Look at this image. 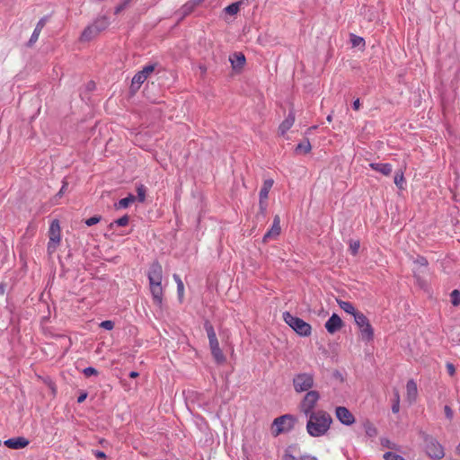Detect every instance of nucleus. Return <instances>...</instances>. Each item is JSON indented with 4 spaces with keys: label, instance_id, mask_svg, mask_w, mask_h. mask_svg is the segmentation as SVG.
<instances>
[{
    "label": "nucleus",
    "instance_id": "obj_1",
    "mask_svg": "<svg viewBox=\"0 0 460 460\" xmlns=\"http://www.w3.org/2000/svg\"><path fill=\"white\" fill-rule=\"evenodd\" d=\"M306 431L311 437H321L330 429L332 419L331 415L323 411L318 410L307 415Z\"/></svg>",
    "mask_w": 460,
    "mask_h": 460
},
{
    "label": "nucleus",
    "instance_id": "obj_2",
    "mask_svg": "<svg viewBox=\"0 0 460 460\" xmlns=\"http://www.w3.org/2000/svg\"><path fill=\"white\" fill-rule=\"evenodd\" d=\"M147 277L149 280V288L152 294L153 301L155 305H161L163 303L164 289L162 286L163 268L158 261H154L148 270Z\"/></svg>",
    "mask_w": 460,
    "mask_h": 460
},
{
    "label": "nucleus",
    "instance_id": "obj_3",
    "mask_svg": "<svg viewBox=\"0 0 460 460\" xmlns=\"http://www.w3.org/2000/svg\"><path fill=\"white\" fill-rule=\"evenodd\" d=\"M49 241L48 243L47 251L49 255H52L56 252L61 241V229L58 219L51 222L49 230Z\"/></svg>",
    "mask_w": 460,
    "mask_h": 460
},
{
    "label": "nucleus",
    "instance_id": "obj_4",
    "mask_svg": "<svg viewBox=\"0 0 460 460\" xmlns=\"http://www.w3.org/2000/svg\"><path fill=\"white\" fill-rule=\"evenodd\" d=\"M354 321L360 331L361 339L367 342L373 341L374 329L367 317L363 313L357 314Z\"/></svg>",
    "mask_w": 460,
    "mask_h": 460
},
{
    "label": "nucleus",
    "instance_id": "obj_5",
    "mask_svg": "<svg viewBox=\"0 0 460 460\" xmlns=\"http://www.w3.org/2000/svg\"><path fill=\"white\" fill-rule=\"evenodd\" d=\"M293 385L297 393L307 392L314 385V376L310 373H301L293 377Z\"/></svg>",
    "mask_w": 460,
    "mask_h": 460
},
{
    "label": "nucleus",
    "instance_id": "obj_6",
    "mask_svg": "<svg viewBox=\"0 0 460 460\" xmlns=\"http://www.w3.org/2000/svg\"><path fill=\"white\" fill-rule=\"evenodd\" d=\"M319 399L320 394L317 391H307V393L305 394V395L304 396L303 400L300 402V411L305 415H309L311 414V412H314L313 410L315 407Z\"/></svg>",
    "mask_w": 460,
    "mask_h": 460
},
{
    "label": "nucleus",
    "instance_id": "obj_7",
    "mask_svg": "<svg viewBox=\"0 0 460 460\" xmlns=\"http://www.w3.org/2000/svg\"><path fill=\"white\" fill-rule=\"evenodd\" d=\"M289 327L292 328L299 336L308 337L312 333L311 325L298 317L289 315Z\"/></svg>",
    "mask_w": 460,
    "mask_h": 460
},
{
    "label": "nucleus",
    "instance_id": "obj_8",
    "mask_svg": "<svg viewBox=\"0 0 460 460\" xmlns=\"http://www.w3.org/2000/svg\"><path fill=\"white\" fill-rule=\"evenodd\" d=\"M155 65H147L141 71L137 72L132 78L131 88L134 90H138L141 84L155 71Z\"/></svg>",
    "mask_w": 460,
    "mask_h": 460
},
{
    "label": "nucleus",
    "instance_id": "obj_9",
    "mask_svg": "<svg viewBox=\"0 0 460 460\" xmlns=\"http://www.w3.org/2000/svg\"><path fill=\"white\" fill-rule=\"evenodd\" d=\"M272 186H273V180H271V179L265 180L263 182L262 188L260 191L259 207H260V210L262 214H265V212H266L268 195H269V192H270V189L272 188Z\"/></svg>",
    "mask_w": 460,
    "mask_h": 460
},
{
    "label": "nucleus",
    "instance_id": "obj_10",
    "mask_svg": "<svg viewBox=\"0 0 460 460\" xmlns=\"http://www.w3.org/2000/svg\"><path fill=\"white\" fill-rule=\"evenodd\" d=\"M426 451L430 457L435 459H441L445 455L442 446L435 439L427 442Z\"/></svg>",
    "mask_w": 460,
    "mask_h": 460
},
{
    "label": "nucleus",
    "instance_id": "obj_11",
    "mask_svg": "<svg viewBox=\"0 0 460 460\" xmlns=\"http://www.w3.org/2000/svg\"><path fill=\"white\" fill-rule=\"evenodd\" d=\"M336 417L344 425L349 426L355 422L353 414L346 407L343 406H339L336 408Z\"/></svg>",
    "mask_w": 460,
    "mask_h": 460
},
{
    "label": "nucleus",
    "instance_id": "obj_12",
    "mask_svg": "<svg viewBox=\"0 0 460 460\" xmlns=\"http://www.w3.org/2000/svg\"><path fill=\"white\" fill-rule=\"evenodd\" d=\"M324 326L329 333L333 334L343 327V322L337 314H333Z\"/></svg>",
    "mask_w": 460,
    "mask_h": 460
},
{
    "label": "nucleus",
    "instance_id": "obj_13",
    "mask_svg": "<svg viewBox=\"0 0 460 460\" xmlns=\"http://www.w3.org/2000/svg\"><path fill=\"white\" fill-rule=\"evenodd\" d=\"M234 70L240 72L245 65V56L242 52H234L229 58Z\"/></svg>",
    "mask_w": 460,
    "mask_h": 460
},
{
    "label": "nucleus",
    "instance_id": "obj_14",
    "mask_svg": "<svg viewBox=\"0 0 460 460\" xmlns=\"http://www.w3.org/2000/svg\"><path fill=\"white\" fill-rule=\"evenodd\" d=\"M280 219L279 216H276L273 220L271 228L264 234L263 241L268 242L273 240L280 234Z\"/></svg>",
    "mask_w": 460,
    "mask_h": 460
},
{
    "label": "nucleus",
    "instance_id": "obj_15",
    "mask_svg": "<svg viewBox=\"0 0 460 460\" xmlns=\"http://www.w3.org/2000/svg\"><path fill=\"white\" fill-rule=\"evenodd\" d=\"M4 445L12 449L24 448L29 445V440L22 437L9 438L4 441Z\"/></svg>",
    "mask_w": 460,
    "mask_h": 460
},
{
    "label": "nucleus",
    "instance_id": "obj_16",
    "mask_svg": "<svg viewBox=\"0 0 460 460\" xmlns=\"http://www.w3.org/2000/svg\"><path fill=\"white\" fill-rule=\"evenodd\" d=\"M288 420V414L276 418L272 423L271 433L274 437L279 436L283 430V425Z\"/></svg>",
    "mask_w": 460,
    "mask_h": 460
},
{
    "label": "nucleus",
    "instance_id": "obj_17",
    "mask_svg": "<svg viewBox=\"0 0 460 460\" xmlns=\"http://www.w3.org/2000/svg\"><path fill=\"white\" fill-rule=\"evenodd\" d=\"M369 167L385 176H389L393 172V165L391 164L371 163Z\"/></svg>",
    "mask_w": 460,
    "mask_h": 460
},
{
    "label": "nucleus",
    "instance_id": "obj_18",
    "mask_svg": "<svg viewBox=\"0 0 460 460\" xmlns=\"http://www.w3.org/2000/svg\"><path fill=\"white\" fill-rule=\"evenodd\" d=\"M98 34V29H96L94 25L92 23L83 31L80 36V41H90L91 40L94 39Z\"/></svg>",
    "mask_w": 460,
    "mask_h": 460
},
{
    "label": "nucleus",
    "instance_id": "obj_19",
    "mask_svg": "<svg viewBox=\"0 0 460 460\" xmlns=\"http://www.w3.org/2000/svg\"><path fill=\"white\" fill-rule=\"evenodd\" d=\"M407 399L410 402H415L418 394L417 385L413 380H409L406 385Z\"/></svg>",
    "mask_w": 460,
    "mask_h": 460
},
{
    "label": "nucleus",
    "instance_id": "obj_20",
    "mask_svg": "<svg viewBox=\"0 0 460 460\" xmlns=\"http://www.w3.org/2000/svg\"><path fill=\"white\" fill-rule=\"evenodd\" d=\"M244 4L243 1H237L234 2L226 7L223 9V13L229 16H234L236 15L239 11L241 10V7Z\"/></svg>",
    "mask_w": 460,
    "mask_h": 460
},
{
    "label": "nucleus",
    "instance_id": "obj_21",
    "mask_svg": "<svg viewBox=\"0 0 460 460\" xmlns=\"http://www.w3.org/2000/svg\"><path fill=\"white\" fill-rule=\"evenodd\" d=\"M205 330L207 332L208 338V341H209V348L218 346L219 342H218V340L217 338L214 327L209 323L207 322L205 323Z\"/></svg>",
    "mask_w": 460,
    "mask_h": 460
},
{
    "label": "nucleus",
    "instance_id": "obj_22",
    "mask_svg": "<svg viewBox=\"0 0 460 460\" xmlns=\"http://www.w3.org/2000/svg\"><path fill=\"white\" fill-rule=\"evenodd\" d=\"M337 304L346 313L353 315L355 317V314H360L361 312H358L356 310L354 305L350 302L343 301L341 299H336Z\"/></svg>",
    "mask_w": 460,
    "mask_h": 460
},
{
    "label": "nucleus",
    "instance_id": "obj_23",
    "mask_svg": "<svg viewBox=\"0 0 460 460\" xmlns=\"http://www.w3.org/2000/svg\"><path fill=\"white\" fill-rule=\"evenodd\" d=\"M45 23H46V21H45L44 18H41L38 22V23H37V25H36V27H35V29H34V31H33V32H32V34L31 36V39L29 40L30 44H33V43H35L38 40V39L40 37V34L42 29L45 26Z\"/></svg>",
    "mask_w": 460,
    "mask_h": 460
},
{
    "label": "nucleus",
    "instance_id": "obj_24",
    "mask_svg": "<svg viewBox=\"0 0 460 460\" xmlns=\"http://www.w3.org/2000/svg\"><path fill=\"white\" fill-rule=\"evenodd\" d=\"M210 350H211V354H212L214 359L217 363L221 364L226 361V357H225L222 349H220L219 345L217 347L210 348Z\"/></svg>",
    "mask_w": 460,
    "mask_h": 460
},
{
    "label": "nucleus",
    "instance_id": "obj_25",
    "mask_svg": "<svg viewBox=\"0 0 460 460\" xmlns=\"http://www.w3.org/2000/svg\"><path fill=\"white\" fill-rule=\"evenodd\" d=\"M311 150V144L309 142V140L307 139H305L304 141H302L301 143H299L296 149H295V153L297 154V155H302V154H307L309 153Z\"/></svg>",
    "mask_w": 460,
    "mask_h": 460
},
{
    "label": "nucleus",
    "instance_id": "obj_26",
    "mask_svg": "<svg viewBox=\"0 0 460 460\" xmlns=\"http://www.w3.org/2000/svg\"><path fill=\"white\" fill-rule=\"evenodd\" d=\"M93 24L94 25V27L96 29H98V32L100 33L101 31H104L108 25H109V21L106 17H101V18H98L96 19Z\"/></svg>",
    "mask_w": 460,
    "mask_h": 460
},
{
    "label": "nucleus",
    "instance_id": "obj_27",
    "mask_svg": "<svg viewBox=\"0 0 460 460\" xmlns=\"http://www.w3.org/2000/svg\"><path fill=\"white\" fill-rule=\"evenodd\" d=\"M404 182H405V179H404L403 172H402V171L396 172V173L394 175V183H395V185L399 189L403 190L404 189Z\"/></svg>",
    "mask_w": 460,
    "mask_h": 460
},
{
    "label": "nucleus",
    "instance_id": "obj_28",
    "mask_svg": "<svg viewBox=\"0 0 460 460\" xmlns=\"http://www.w3.org/2000/svg\"><path fill=\"white\" fill-rule=\"evenodd\" d=\"M136 200V197L132 194H129L128 197L121 199L119 201V208H128L131 203H133Z\"/></svg>",
    "mask_w": 460,
    "mask_h": 460
},
{
    "label": "nucleus",
    "instance_id": "obj_29",
    "mask_svg": "<svg viewBox=\"0 0 460 460\" xmlns=\"http://www.w3.org/2000/svg\"><path fill=\"white\" fill-rule=\"evenodd\" d=\"M146 189L143 184L137 187V199L139 202H144L146 199Z\"/></svg>",
    "mask_w": 460,
    "mask_h": 460
},
{
    "label": "nucleus",
    "instance_id": "obj_30",
    "mask_svg": "<svg viewBox=\"0 0 460 460\" xmlns=\"http://www.w3.org/2000/svg\"><path fill=\"white\" fill-rule=\"evenodd\" d=\"M350 41L353 47L365 46V40L362 37L352 34Z\"/></svg>",
    "mask_w": 460,
    "mask_h": 460
},
{
    "label": "nucleus",
    "instance_id": "obj_31",
    "mask_svg": "<svg viewBox=\"0 0 460 460\" xmlns=\"http://www.w3.org/2000/svg\"><path fill=\"white\" fill-rule=\"evenodd\" d=\"M197 5L195 4V3L192 1V2H190V3H187L185 4L182 8H181V11H182V13L184 15H187V14H190L191 12H193V10L195 9Z\"/></svg>",
    "mask_w": 460,
    "mask_h": 460
},
{
    "label": "nucleus",
    "instance_id": "obj_32",
    "mask_svg": "<svg viewBox=\"0 0 460 460\" xmlns=\"http://www.w3.org/2000/svg\"><path fill=\"white\" fill-rule=\"evenodd\" d=\"M399 411H400V395H399V393L396 392L394 394V401L392 405V411L394 413H397V412H399Z\"/></svg>",
    "mask_w": 460,
    "mask_h": 460
},
{
    "label": "nucleus",
    "instance_id": "obj_33",
    "mask_svg": "<svg viewBox=\"0 0 460 460\" xmlns=\"http://www.w3.org/2000/svg\"><path fill=\"white\" fill-rule=\"evenodd\" d=\"M128 217L123 216L120 218L115 220L113 223L111 224V226H112L114 224L118 225L119 226H125L128 224Z\"/></svg>",
    "mask_w": 460,
    "mask_h": 460
},
{
    "label": "nucleus",
    "instance_id": "obj_34",
    "mask_svg": "<svg viewBox=\"0 0 460 460\" xmlns=\"http://www.w3.org/2000/svg\"><path fill=\"white\" fill-rule=\"evenodd\" d=\"M414 264L419 266V267H423V268H427L428 266V261L425 257L423 256H418L415 260H414Z\"/></svg>",
    "mask_w": 460,
    "mask_h": 460
},
{
    "label": "nucleus",
    "instance_id": "obj_35",
    "mask_svg": "<svg viewBox=\"0 0 460 460\" xmlns=\"http://www.w3.org/2000/svg\"><path fill=\"white\" fill-rule=\"evenodd\" d=\"M133 0H124L121 4H119L116 8H115V14H118L120 12H122L124 9H126L129 4L132 2Z\"/></svg>",
    "mask_w": 460,
    "mask_h": 460
},
{
    "label": "nucleus",
    "instance_id": "obj_36",
    "mask_svg": "<svg viewBox=\"0 0 460 460\" xmlns=\"http://www.w3.org/2000/svg\"><path fill=\"white\" fill-rule=\"evenodd\" d=\"M452 304L458 305L460 304V292L456 289L451 292Z\"/></svg>",
    "mask_w": 460,
    "mask_h": 460
},
{
    "label": "nucleus",
    "instance_id": "obj_37",
    "mask_svg": "<svg viewBox=\"0 0 460 460\" xmlns=\"http://www.w3.org/2000/svg\"><path fill=\"white\" fill-rule=\"evenodd\" d=\"M83 373L84 375L86 376V377H89L91 376H97L98 375V371L96 368L93 367H88L86 368H84L83 370Z\"/></svg>",
    "mask_w": 460,
    "mask_h": 460
},
{
    "label": "nucleus",
    "instance_id": "obj_38",
    "mask_svg": "<svg viewBox=\"0 0 460 460\" xmlns=\"http://www.w3.org/2000/svg\"><path fill=\"white\" fill-rule=\"evenodd\" d=\"M385 460H404L401 456L387 452L384 455Z\"/></svg>",
    "mask_w": 460,
    "mask_h": 460
},
{
    "label": "nucleus",
    "instance_id": "obj_39",
    "mask_svg": "<svg viewBox=\"0 0 460 460\" xmlns=\"http://www.w3.org/2000/svg\"><path fill=\"white\" fill-rule=\"evenodd\" d=\"M100 327L111 331L114 328V323L111 320H105L100 323Z\"/></svg>",
    "mask_w": 460,
    "mask_h": 460
},
{
    "label": "nucleus",
    "instance_id": "obj_40",
    "mask_svg": "<svg viewBox=\"0 0 460 460\" xmlns=\"http://www.w3.org/2000/svg\"><path fill=\"white\" fill-rule=\"evenodd\" d=\"M380 441H381V445L384 447H387V448H391V449H395L396 448L395 444L391 442L388 438H381Z\"/></svg>",
    "mask_w": 460,
    "mask_h": 460
},
{
    "label": "nucleus",
    "instance_id": "obj_41",
    "mask_svg": "<svg viewBox=\"0 0 460 460\" xmlns=\"http://www.w3.org/2000/svg\"><path fill=\"white\" fill-rule=\"evenodd\" d=\"M101 221V217L99 216H94V217H92L90 218H88L86 221H85V224L88 226H92L97 223H99Z\"/></svg>",
    "mask_w": 460,
    "mask_h": 460
},
{
    "label": "nucleus",
    "instance_id": "obj_42",
    "mask_svg": "<svg viewBox=\"0 0 460 460\" xmlns=\"http://www.w3.org/2000/svg\"><path fill=\"white\" fill-rule=\"evenodd\" d=\"M177 292H178L180 299H181L183 297V294H184V285L181 280L178 281Z\"/></svg>",
    "mask_w": 460,
    "mask_h": 460
},
{
    "label": "nucleus",
    "instance_id": "obj_43",
    "mask_svg": "<svg viewBox=\"0 0 460 460\" xmlns=\"http://www.w3.org/2000/svg\"><path fill=\"white\" fill-rule=\"evenodd\" d=\"M446 367H447V373L449 374L450 376H455V374H456V367H455V366L452 363L447 362L446 364Z\"/></svg>",
    "mask_w": 460,
    "mask_h": 460
},
{
    "label": "nucleus",
    "instance_id": "obj_44",
    "mask_svg": "<svg viewBox=\"0 0 460 460\" xmlns=\"http://www.w3.org/2000/svg\"><path fill=\"white\" fill-rule=\"evenodd\" d=\"M349 249H350L352 254H354V255L357 254L358 252V249H359V243L355 242V243H351Z\"/></svg>",
    "mask_w": 460,
    "mask_h": 460
},
{
    "label": "nucleus",
    "instance_id": "obj_45",
    "mask_svg": "<svg viewBox=\"0 0 460 460\" xmlns=\"http://www.w3.org/2000/svg\"><path fill=\"white\" fill-rule=\"evenodd\" d=\"M444 411H445L446 417L448 420H452V418H453V411H452V409L448 405H446L444 407Z\"/></svg>",
    "mask_w": 460,
    "mask_h": 460
},
{
    "label": "nucleus",
    "instance_id": "obj_46",
    "mask_svg": "<svg viewBox=\"0 0 460 460\" xmlns=\"http://www.w3.org/2000/svg\"><path fill=\"white\" fill-rule=\"evenodd\" d=\"M286 123H287V120H284L279 128V134L282 136H284L286 134V132L288 131V126Z\"/></svg>",
    "mask_w": 460,
    "mask_h": 460
},
{
    "label": "nucleus",
    "instance_id": "obj_47",
    "mask_svg": "<svg viewBox=\"0 0 460 460\" xmlns=\"http://www.w3.org/2000/svg\"><path fill=\"white\" fill-rule=\"evenodd\" d=\"M87 398V393L84 392L82 393L78 398H77V402L78 403H82L85 401V399Z\"/></svg>",
    "mask_w": 460,
    "mask_h": 460
},
{
    "label": "nucleus",
    "instance_id": "obj_48",
    "mask_svg": "<svg viewBox=\"0 0 460 460\" xmlns=\"http://www.w3.org/2000/svg\"><path fill=\"white\" fill-rule=\"evenodd\" d=\"M366 432L368 436H374L376 434V429L374 427L369 426Z\"/></svg>",
    "mask_w": 460,
    "mask_h": 460
},
{
    "label": "nucleus",
    "instance_id": "obj_49",
    "mask_svg": "<svg viewBox=\"0 0 460 460\" xmlns=\"http://www.w3.org/2000/svg\"><path fill=\"white\" fill-rule=\"evenodd\" d=\"M6 291V284L4 282L0 283V296H4Z\"/></svg>",
    "mask_w": 460,
    "mask_h": 460
},
{
    "label": "nucleus",
    "instance_id": "obj_50",
    "mask_svg": "<svg viewBox=\"0 0 460 460\" xmlns=\"http://www.w3.org/2000/svg\"><path fill=\"white\" fill-rule=\"evenodd\" d=\"M94 456L97 457V458H106V455L104 452L102 451H95L94 452Z\"/></svg>",
    "mask_w": 460,
    "mask_h": 460
},
{
    "label": "nucleus",
    "instance_id": "obj_51",
    "mask_svg": "<svg viewBox=\"0 0 460 460\" xmlns=\"http://www.w3.org/2000/svg\"><path fill=\"white\" fill-rule=\"evenodd\" d=\"M360 105H361V104H360V101H359V99H357V100H355V101L353 102V109H354L355 111H358V110H359V108H360Z\"/></svg>",
    "mask_w": 460,
    "mask_h": 460
},
{
    "label": "nucleus",
    "instance_id": "obj_52",
    "mask_svg": "<svg viewBox=\"0 0 460 460\" xmlns=\"http://www.w3.org/2000/svg\"><path fill=\"white\" fill-rule=\"evenodd\" d=\"M137 376H138V373L137 372H135V371L130 372L129 377L135 378Z\"/></svg>",
    "mask_w": 460,
    "mask_h": 460
},
{
    "label": "nucleus",
    "instance_id": "obj_53",
    "mask_svg": "<svg viewBox=\"0 0 460 460\" xmlns=\"http://www.w3.org/2000/svg\"><path fill=\"white\" fill-rule=\"evenodd\" d=\"M282 317H283V320L286 323H288V312L283 313Z\"/></svg>",
    "mask_w": 460,
    "mask_h": 460
},
{
    "label": "nucleus",
    "instance_id": "obj_54",
    "mask_svg": "<svg viewBox=\"0 0 460 460\" xmlns=\"http://www.w3.org/2000/svg\"><path fill=\"white\" fill-rule=\"evenodd\" d=\"M173 279H174V280L176 281L177 284H178L179 280H181V278L177 274L173 275Z\"/></svg>",
    "mask_w": 460,
    "mask_h": 460
},
{
    "label": "nucleus",
    "instance_id": "obj_55",
    "mask_svg": "<svg viewBox=\"0 0 460 460\" xmlns=\"http://www.w3.org/2000/svg\"><path fill=\"white\" fill-rule=\"evenodd\" d=\"M327 120H328L329 122H332V115H329V116L327 117Z\"/></svg>",
    "mask_w": 460,
    "mask_h": 460
},
{
    "label": "nucleus",
    "instance_id": "obj_56",
    "mask_svg": "<svg viewBox=\"0 0 460 460\" xmlns=\"http://www.w3.org/2000/svg\"><path fill=\"white\" fill-rule=\"evenodd\" d=\"M288 420H289V421H290V420H295V419H294L293 417H291L290 415H289V417H288Z\"/></svg>",
    "mask_w": 460,
    "mask_h": 460
},
{
    "label": "nucleus",
    "instance_id": "obj_57",
    "mask_svg": "<svg viewBox=\"0 0 460 460\" xmlns=\"http://www.w3.org/2000/svg\"><path fill=\"white\" fill-rule=\"evenodd\" d=\"M457 451H458V453L460 454V442H459V445H458V447H457Z\"/></svg>",
    "mask_w": 460,
    "mask_h": 460
}]
</instances>
